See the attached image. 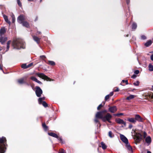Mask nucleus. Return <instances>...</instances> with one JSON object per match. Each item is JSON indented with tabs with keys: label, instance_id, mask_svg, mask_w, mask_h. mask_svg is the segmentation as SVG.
<instances>
[{
	"label": "nucleus",
	"instance_id": "f257e3e1",
	"mask_svg": "<svg viewBox=\"0 0 153 153\" xmlns=\"http://www.w3.org/2000/svg\"><path fill=\"white\" fill-rule=\"evenodd\" d=\"M12 45L13 48L16 49L25 48V42L23 40L20 39L14 40L13 42Z\"/></svg>",
	"mask_w": 153,
	"mask_h": 153
},
{
	"label": "nucleus",
	"instance_id": "f03ea898",
	"mask_svg": "<svg viewBox=\"0 0 153 153\" xmlns=\"http://www.w3.org/2000/svg\"><path fill=\"white\" fill-rule=\"evenodd\" d=\"M6 139L5 137L0 138V153H4L6 151Z\"/></svg>",
	"mask_w": 153,
	"mask_h": 153
},
{
	"label": "nucleus",
	"instance_id": "7ed1b4c3",
	"mask_svg": "<svg viewBox=\"0 0 153 153\" xmlns=\"http://www.w3.org/2000/svg\"><path fill=\"white\" fill-rule=\"evenodd\" d=\"M48 134L51 136L57 138L62 144L65 143V142L63 140L61 137H59L56 134L53 132H48Z\"/></svg>",
	"mask_w": 153,
	"mask_h": 153
},
{
	"label": "nucleus",
	"instance_id": "20e7f679",
	"mask_svg": "<svg viewBox=\"0 0 153 153\" xmlns=\"http://www.w3.org/2000/svg\"><path fill=\"white\" fill-rule=\"evenodd\" d=\"M112 117V116L109 113H107L105 116H103L102 120L104 122L107 121L109 123H111V121H110V120Z\"/></svg>",
	"mask_w": 153,
	"mask_h": 153
},
{
	"label": "nucleus",
	"instance_id": "39448f33",
	"mask_svg": "<svg viewBox=\"0 0 153 153\" xmlns=\"http://www.w3.org/2000/svg\"><path fill=\"white\" fill-rule=\"evenodd\" d=\"M36 75L40 78L42 79L46 80L47 81H51V79L48 77V76L45 75L44 74L42 73H37Z\"/></svg>",
	"mask_w": 153,
	"mask_h": 153
},
{
	"label": "nucleus",
	"instance_id": "423d86ee",
	"mask_svg": "<svg viewBox=\"0 0 153 153\" xmlns=\"http://www.w3.org/2000/svg\"><path fill=\"white\" fill-rule=\"evenodd\" d=\"M35 88V93L36 96L38 97H40L42 94V90L39 86H36Z\"/></svg>",
	"mask_w": 153,
	"mask_h": 153
},
{
	"label": "nucleus",
	"instance_id": "0eeeda50",
	"mask_svg": "<svg viewBox=\"0 0 153 153\" xmlns=\"http://www.w3.org/2000/svg\"><path fill=\"white\" fill-rule=\"evenodd\" d=\"M25 17L23 15H21L19 16L17 18V20L19 23L20 24L22 23L25 20Z\"/></svg>",
	"mask_w": 153,
	"mask_h": 153
},
{
	"label": "nucleus",
	"instance_id": "6e6552de",
	"mask_svg": "<svg viewBox=\"0 0 153 153\" xmlns=\"http://www.w3.org/2000/svg\"><path fill=\"white\" fill-rule=\"evenodd\" d=\"M120 137L121 140L126 144L128 143V139L124 135L120 134Z\"/></svg>",
	"mask_w": 153,
	"mask_h": 153
},
{
	"label": "nucleus",
	"instance_id": "1a4fd4ad",
	"mask_svg": "<svg viewBox=\"0 0 153 153\" xmlns=\"http://www.w3.org/2000/svg\"><path fill=\"white\" fill-rule=\"evenodd\" d=\"M115 121L118 124H123L124 126L125 127L126 126V123L123 120L120 118H118L116 119Z\"/></svg>",
	"mask_w": 153,
	"mask_h": 153
},
{
	"label": "nucleus",
	"instance_id": "9d476101",
	"mask_svg": "<svg viewBox=\"0 0 153 153\" xmlns=\"http://www.w3.org/2000/svg\"><path fill=\"white\" fill-rule=\"evenodd\" d=\"M27 78V76H25L20 79H18L17 80L18 82L20 84L24 83L25 81L24 80H26Z\"/></svg>",
	"mask_w": 153,
	"mask_h": 153
},
{
	"label": "nucleus",
	"instance_id": "9b49d317",
	"mask_svg": "<svg viewBox=\"0 0 153 153\" xmlns=\"http://www.w3.org/2000/svg\"><path fill=\"white\" fill-rule=\"evenodd\" d=\"M135 119L136 120V122L137 121L139 122H143V119L138 114H136L135 115Z\"/></svg>",
	"mask_w": 153,
	"mask_h": 153
},
{
	"label": "nucleus",
	"instance_id": "f8f14e48",
	"mask_svg": "<svg viewBox=\"0 0 153 153\" xmlns=\"http://www.w3.org/2000/svg\"><path fill=\"white\" fill-rule=\"evenodd\" d=\"M145 140L147 146H149L152 142L151 138L149 136H147L146 137Z\"/></svg>",
	"mask_w": 153,
	"mask_h": 153
},
{
	"label": "nucleus",
	"instance_id": "ddd939ff",
	"mask_svg": "<svg viewBox=\"0 0 153 153\" xmlns=\"http://www.w3.org/2000/svg\"><path fill=\"white\" fill-rule=\"evenodd\" d=\"M126 146L129 153H132L133 151L131 147L128 143L126 145Z\"/></svg>",
	"mask_w": 153,
	"mask_h": 153
},
{
	"label": "nucleus",
	"instance_id": "4468645a",
	"mask_svg": "<svg viewBox=\"0 0 153 153\" xmlns=\"http://www.w3.org/2000/svg\"><path fill=\"white\" fill-rule=\"evenodd\" d=\"M102 112L99 111L97 112L96 115V117L97 118H99L101 119L102 120L103 117V116Z\"/></svg>",
	"mask_w": 153,
	"mask_h": 153
},
{
	"label": "nucleus",
	"instance_id": "2eb2a0df",
	"mask_svg": "<svg viewBox=\"0 0 153 153\" xmlns=\"http://www.w3.org/2000/svg\"><path fill=\"white\" fill-rule=\"evenodd\" d=\"M7 40V37H3L2 36H0V42H1L2 44H4V42Z\"/></svg>",
	"mask_w": 153,
	"mask_h": 153
},
{
	"label": "nucleus",
	"instance_id": "dca6fc26",
	"mask_svg": "<svg viewBox=\"0 0 153 153\" xmlns=\"http://www.w3.org/2000/svg\"><path fill=\"white\" fill-rule=\"evenodd\" d=\"M32 37H33V40L35 41L36 42V43L37 44H39L40 40L41 38H39L37 36H34V35H32Z\"/></svg>",
	"mask_w": 153,
	"mask_h": 153
},
{
	"label": "nucleus",
	"instance_id": "f3484780",
	"mask_svg": "<svg viewBox=\"0 0 153 153\" xmlns=\"http://www.w3.org/2000/svg\"><path fill=\"white\" fill-rule=\"evenodd\" d=\"M6 29L4 27H3L0 29V36H2L6 32Z\"/></svg>",
	"mask_w": 153,
	"mask_h": 153
},
{
	"label": "nucleus",
	"instance_id": "a211bd4d",
	"mask_svg": "<svg viewBox=\"0 0 153 153\" xmlns=\"http://www.w3.org/2000/svg\"><path fill=\"white\" fill-rule=\"evenodd\" d=\"M109 110L111 112L114 113L117 110V108L115 106L110 107L109 108Z\"/></svg>",
	"mask_w": 153,
	"mask_h": 153
},
{
	"label": "nucleus",
	"instance_id": "6ab92c4d",
	"mask_svg": "<svg viewBox=\"0 0 153 153\" xmlns=\"http://www.w3.org/2000/svg\"><path fill=\"white\" fill-rule=\"evenodd\" d=\"M136 135L137 139L139 141H140L142 139V135L140 133H136Z\"/></svg>",
	"mask_w": 153,
	"mask_h": 153
},
{
	"label": "nucleus",
	"instance_id": "aec40b11",
	"mask_svg": "<svg viewBox=\"0 0 153 153\" xmlns=\"http://www.w3.org/2000/svg\"><path fill=\"white\" fill-rule=\"evenodd\" d=\"M127 120L129 122L133 124H135L136 123V120L135 118H129L127 119Z\"/></svg>",
	"mask_w": 153,
	"mask_h": 153
},
{
	"label": "nucleus",
	"instance_id": "412c9836",
	"mask_svg": "<svg viewBox=\"0 0 153 153\" xmlns=\"http://www.w3.org/2000/svg\"><path fill=\"white\" fill-rule=\"evenodd\" d=\"M22 25L25 27L28 28L29 27V24L26 21H24L21 24Z\"/></svg>",
	"mask_w": 153,
	"mask_h": 153
},
{
	"label": "nucleus",
	"instance_id": "4be33fe9",
	"mask_svg": "<svg viewBox=\"0 0 153 153\" xmlns=\"http://www.w3.org/2000/svg\"><path fill=\"white\" fill-rule=\"evenodd\" d=\"M42 126L45 131H47L48 130V127L46 125L45 123L42 124Z\"/></svg>",
	"mask_w": 153,
	"mask_h": 153
},
{
	"label": "nucleus",
	"instance_id": "5701e85b",
	"mask_svg": "<svg viewBox=\"0 0 153 153\" xmlns=\"http://www.w3.org/2000/svg\"><path fill=\"white\" fill-rule=\"evenodd\" d=\"M137 25L135 23L133 22L132 25V29L133 30H135L137 27Z\"/></svg>",
	"mask_w": 153,
	"mask_h": 153
},
{
	"label": "nucleus",
	"instance_id": "b1692460",
	"mask_svg": "<svg viewBox=\"0 0 153 153\" xmlns=\"http://www.w3.org/2000/svg\"><path fill=\"white\" fill-rule=\"evenodd\" d=\"M45 99V97H42L39 98L38 100L39 103V104H41L43 100H44Z\"/></svg>",
	"mask_w": 153,
	"mask_h": 153
},
{
	"label": "nucleus",
	"instance_id": "393cba45",
	"mask_svg": "<svg viewBox=\"0 0 153 153\" xmlns=\"http://www.w3.org/2000/svg\"><path fill=\"white\" fill-rule=\"evenodd\" d=\"M152 43V41L151 40H149L145 43V45L146 47H148Z\"/></svg>",
	"mask_w": 153,
	"mask_h": 153
},
{
	"label": "nucleus",
	"instance_id": "a878e982",
	"mask_svg": "<svg viewBox=\"0 0 153 153\" xmlns=\"http://www.w3.org/2000/svg\"><path fill=\"white\" fill-rule=\"evenodd\" d=\"M101 147L103 149H105L106 148L107 146L106 145L103 143L102 142L101 143Z\"/></svg>",
	"mask_w": 153,
	"mask_h": 153
},
{
	"label": "nucleus",
	"instance_id": "bb28decb",
	"mask_svg": "<svg viewBox=\"0 0 153 153\" xmlns=\"http://www.w3.org/2000/svg\"><path fill=\"white\" fill-rule=\"evenodd\" d=\"M134 97V95H130L129 96L127 97L126 99L127 100H129L133 99Z\"/></svg>",
	"mask_w": 153,
	"mask_h": 153
},
{
	"label": "nucleus",
	"instance_id": "cd10ccee",
	"mask_svg": "<svg viewBox=\"0 0 153 153\" xmlns=\"http://www.w3.org/2000/svg\"><path fill=\"white\" fill-rule=\"evenodd\" d=\"M108 136L110 138H113L114 137V134L111 131H110L108 132Z\"/></svg>",
	"mask_w": 153,
	"mask_h": 153
},
{
	"label": "nucleus",
	"instance_id": "c85d7f7f",
	"mask_svg": "<svg viewBox=\"0 0 153 153\" xmlns=\"http://www.w3.org/2000/svg\"><path fill=\"white\" fill-rule=\"evenodd\" d=\"M48 64L52 66L54 65H55V62L54 61H48Z\"/></svg>",
	"mask_w": 153,
	"mask_h": 153
},
{
	"label": "nucleus",
	"instance_id": "c756f323",
	"mask_svg": "<svg viewBox=\"0 0 153 153\" xmlns=\"http://www.w3.org/2000/svg\"><path fill=\"white\" fill-rule=\"evenodd\" d=\"M149 71H153V65L151 64H149Z\"/></svg>",
	"mask_w": 153,
	"mask_h": 153
},
{
	"label": "nucleus",
	"instance_id": "7c9ffc66",
	"mask_svg": "<svg viewBox=\"0 0 153 153\" xmlns=\"http://www.w3.org/2000/svg\"><path fill=\"white\" fill-rule=\"evenodd\" d=\"M41 104L45 107H46L48 106L47 103L45 101H42V102Z\"/></svg>",
	"mask_w": 153,
	"mask_h": 153
},
{
	"label": "nucleus",
	"instance_id": "2f4dec72",
	"mask_svg": "<svg viewBox=\"0 0 153 153\" xmlns=\"http://www.w3.org/2000/svg\"><path fill=\"white\" fill-rule=\"evenodd\" d=\"M30 78L31 80L36 82L38 80L34 76H31L30 77Z\"/></svg>",
	"mask_w": 153,
	"mask_h": 153
},
{
	"label": "nucleus",
	"instance_id": "473e14b6",
	"mask_svg": "<svg viewBox=\"0 0 153 153\" xmlns=\"http://www.w3.org/2000/svg\"><path fill=\"white\" fill-rule=\"evenodd\" d=\"M21 67L23 69H26L27 68L26 64H23L21 65Z\"/></svg>",
	"mask_w": 153,
	"mask_h": 153
},
{
	"label": "nucleus",
	"instance_id": "72a5a7b5",
	"mask_svg": "<svg viewBox=\"0 0 153 153\" xmlns=\"http://www.w3.org/2000/svg\"><path fill=\"white\" fill-rule=\"evenodd\" d=\"M140 82L139 81H137L136 82H134L133 83V85L136 86H138L139 85Z\"/></svg>",
	"mask_w": 153,
	"mask_h": 153
},
{
	"label": "nucleus",
	"instance_id": "f704fd0d",
	"mask_svg": "<svg viewBox=\"0 0 153 153\" xmlns=\"http://www.w3.org/2000/svg\"><path fill=\"white\" fill-rule=\"evenodd\" d=\"M94 122L96 123H98V124L97 125V126H98V125H99V127L101 125L100 124V123H99V121L97 119H95L94 120Z\"/></svg>",
	"mask_w": 153,
	"mask_h": 153
},
{
	"label": "nucleus",
	"instance_id": "c9c22d12",
	"mask_svg": "<svg viewBox=\"0 0 153 153\" xmlns=\"http://www.w3.org/2000/svg\"><path fill=\"white\" fill-rule=\"evenodd\" d=\"M12 23H13L15 22V18L14 15H13L12 16Z\"/></svg>",
	"mask_w": 153,
	"mask_h": 153
},
{
	"label": "nucleus",
	"instance_id": "e433bc0d",
	"mask_svg": "<svg viewBox=\"0 0 153 153\" xmlns=\"http://www.w3.org/2000/svg\"><path fill=\"white\" fill-rule=\"evenodd\" d=\"M103 106V105H102V104H100L97 107V109L98 110L100 109V108L102 107Z\"/></svg>",
	"mask_w": 153,
	"mask_h": 153
},
{
	"label": "nucleus",
	"instance_id": "4c0bfd02",
	"mask_svg": "<svg viewBox=\"0 0 153 153\" xmlns=\"http://www.w3.org/2000/svg\"><path fill=\"white\" fill-rule=\"evenodd\" d=\"M141 39L142 40H145L146 39V37L145 35H142L141 36Z\"/></svg>",
	"mask_w": 153,
	"mask_h": 153
},
{
	"label": "nucleus",
	"instance_id": "58836bf2",
	"mask_svg": "<svg viewBox=\"0 0 153 153\" xmlns=\"http://www.w3.org/2000/svg\"><path fill=\"white\" fill-rule=\"evenodd\" d=\"M17 1L18 4L19 5V6L20 7H21L22 6V4H21V2H20V0H17Z\"/></svg>",
	"mask_w": 153,
	"mask_h": 153
},
{
	"label": "nucleus",
	"instance_id": "ea45409f",
	"mask_svg": "<svg viewBox=\"0 0 153 153\" xmlns=\"http://www.w3.org/2000/svg\"><path fill=\"white\" fill-rule=\"evenodd\" d=\"M5 8H6L4 5H0V9H2V10H4Z\"/></svg>",
	"mask_w": 153,
	"mask_h": 153
},
{
	"label": "nucleus",
	"instance_id": "a19ab883",
	"mask_svg": "<svg viewBox=\"0 0 153 153\" xmlns=\"http://www.w3.org/2000/svg\"><path fill=\"white\" fill-rule=\"evenodd\" d=\"M139 72L140 71L138 70H136L134 71V73L135 74H139Z\"/></svg>",
	"mask_w": 153,
	"mask_h": 153
},
{
	"label": "nucleus",
	"instance_id": "79ce46f5",
	"mask_svg": "<svg viewBox=\"0 0 153 153\" xmlns=\"http://www.w3.org/2000/svg\"><path fill=\"white\" fill-rule=\"evenodd\" d=\"M122 82H125L126 85H128V80H123Z\"/></svg>",
	"mask_w": 153,
	"mask_h": 153
},
{
	"label": "nucleus",
	"instance_id": "37998d69",
	"mask_svg": "<svg viewBox=\"0 0 153 153\" xmlns=\"http://www.w3.org/2000/svg\"><path fill=\"white\" fill-rule=\"evenodd\" d=\"M40 58L44 60V59L46 58V57L45 55H42L40 56Z\"/></svg>",
	"mask_w": 153,
	"mask_h": 153
},
{
	"label": "nucleus",
	"instance_id": "c03bdc74",
	"mask_svg": "<svg viewBox=\"0 0 153 153\" xmlns=\"http://www.w3.org/2000/svg\"><path fill=\"white\" fill-rule=\"evenodd\" d=\"M109 95H107L105 97V100L106 101L109 98Z\"/></svg>",
	"mask_w": 153,
	"mask_h": 153
},
{
	"label": "nucleus",
	"instance_id": "a18cd8bd",
	"mask_svg": "<svg viewBox=\"0 0 153 153\" xmlns=\"http://www.w3.org/2000/svg\"><path fill=\"white\" fill-rule=\"evenodd\" d=\"M5 21L7 23L9 24L10 25V24L11 22L10 21H9L8 19H7L5 20Z\"/></svg>",
	"mask_w": 153,
	"mask_h": 153
},
{
	"label": "nucleus",
	"instance_id": "49530a36",
	"mask_svg": "<svg viewBox=\"0 0 153 153\" xmlns=\"http://www.w3.org/2000/svg\"><path fill=\"white\" fill-rule=\"evenodd\" d=\"M3 17L4 18V20H5L7 19H8L7 16L5 15H3Z\"/></svg>",
	"mask_w": 153,
	"mask_h": 153
},
{
	"label": "nucleus",
	"instance_id": "de8ad7c7",
	"mask_svg": "<svg viewBox=\"0 0 153 153\" xmlns=\"http://www.w3.org/2000/svg\"><path fill=\"white\" fill-rule=\"evenodd\" d=\"M33 64V63H31L30 64H28V65H27V68H28L31 66Z\"/></svg>",
	"mask_w": 153,
	"mask_h": 153
},
{
	"label": "nucleus",
	"instance_id": "09e8293b",
	"mask_svg": "<svg viewBox=\"0 0 153 153\" xmlns=\"http://www.w3.org/2000/svg\"><path fill=\"white\" fill-rule=\"evenodd\" d=\"M9 48H10V45H7V48H6V50L5 52L7 51H8Z\"/></svg>",
	"mask_w": 153,
	"mask_h": 153
},
{
	"label": "nucleus",
	"instance_id": "8fccbe9b",
	"mask_svg": "<svg viewBox=\"0 0 153 153\" xmlns=\"http://www.w3.org/2000/svg\"><path fill=\"white\" fill-rule=\"evenodd\" d=\"M24 84H25L26 85L28 86L31 85V84L30 83H27L25 81V82Z\"/></svg>",
	"mask_w": 153,
	"mask_h": 153
},
{
	"label": "nucleus",
	"instance_id": "3c124183",
	"mask_svg": "<svg viewBox=\"0 0 153 153\" xmlns=\"http://www.w3.org/2000/svg\"><path fill=\"white\" fill-rule=\"evenodd\" d=\"M143 134V137L144 138H146L147 136V133L145 132H144Z\"/></svg>",
	"mask_w": 153,
	"mask_h": 153
},
{
	"label": "nucleus",
	"instance_id": "603ef678",
	"mask_svg": "<svg viewBox=\"0 0 153 153\" xmlns=\"http://www.w3.org/2000/svg\"><path fill=\"white\" fill-rule=\"evenodd\" d=\"M123 115V113H120V114H115V115L116 116H119L122 115Z\"/></svg>",
	"mask_w": 153,
	"mask_h": 153
},
{
	"label": "nucleus",
	"instance_id": "864d4df0",
	"mask_svg": "<svg viewBox=\"0 0 153 153\" xmlns=\"http://www.w3.org/2000/svg\"><path fill=\"white\" fill-rule=\"evenodd\" d=\"M133 126L131 124H129L128 126V128L129 129H131L132 127Z\"/></svg>",
	"mask_w": 153,
	"mask_h": 153
},
{
	"label": "nucleus",
	"instance_id": "5fc2aeb1",
	"mask_svg": "<svg viewBox=\"0 0 153 153\" xmlns=\"http://www.w3.org/2000/svg\"><path fill=\"white\" fill-rule=\"evenodd\" d=\"M136 76H137L136 74H133L131 77V78L133 79H134L136 77Z\"/></svg>",
	"mask_w": 153,
	"mask_h": 153
},
{
	"label": "nucleus",
	"instance_id": "6e6d98bb",
	"mask_svg": "<svg viewBox=\"0 0 153 153\" xmlns=\"http://www.w3.org/2000/svg\"><path fill=\"white\" fill-rule=\"evenodd\" d=\"M11 42V41L10 40L8 41L7 43V45H10Z\"/></svg>",
	"mask_w": 153,
	"mask_h": 153
},
{
	"label": "nucleus",
	"instance_id": "4d7b16f0",
	"mask_svg": "<svg viewBox=\"0 0 153 153\" xmlns=\"http://www.w3.org/2000/svg\"><path fill=\"white\" fill-rule=\"evenodd\" d=\"M113 92H111L109 95V96H112L113 95Z\"/></svg>",
	"mask_w": 153,
	"mask_h": 153
},
{
	"label": "nucleus",
	"instance_id": "13d9d810",
	"mask_svg": "<svg viewBox=\"0 0 153 153\" xmlns=\"http://www.w3.org/2000/svg\"><path fill=\"white\" fill-rule=\"evenodd\" d=\"M127 4L128 5L130 3V0H126Z\"/></svg>",
	"mask_w": 153,
	"mask_h": 153
},
{
	"label": "nucleus",
	"instance_id": "bf43d9fd",
	"mask_svg": "<svg viewBox=\"0 0 153 153\" xmlns=\"http://www.w3.org/2000/svg\"><path fill=\"white\" fill-rule=\"evenodd\" d=\"M36 82H37L38 83L40 84H42V82H40V81H39L38 80V81H37Z\"/></svg>",
	"mask_w": 153,
	"mask_h": 153
},
{
	"label": "nucleus",
	"instance_id": "052dcab7",
	"mask_svg": "<svg viewBox=\"0 0 153 153\" xmlns=\"http://www.w3.org/2000/svg\"><path fill=\"white\" fill-rule=\"evenodd\" d=\"M151 59L152 61H153V54L151 55Z\"/></svg>",
	"mask_w": 153,
	"mask_h": 153
},
{
	"label": "nucleus",
	"instance_id": "680f3d73",
	"mask_svg": "<svg viewBox=\"0 0 153 153\" xmlns=\"http://www.w3.org/2000/svg\"><path fill=\"white\" fill-rule=\"evenodd\" d=\"M119 91V89L118 88H117L116 89H115L114 91L115 92H117Z\"/></svg>",
	"mask_w": 153,
	"mask_h": 153
},
{
	"label": "nucleus",
	"instance_id": "e2e57ef3",
	"mask_svg": "<svg viewBox=\"0 0 153 153\" xmlns=\"http://www.w3.org/2000/svg\"><path fill=\"white\" fill-rule=\"evenodd\" d=\"M149 97L150 98H151V99H153V96L151 95H149Z\"/></svg>",
	"mask_w": 153,
	"mask_h": 153
},
{
	"label": "nucleus",
	"instance_id": "0e129e2a",
	"mask_svg": "<svg viewBox=\"0 0 153 153\" xmlns=\"http://www.w3.org/2000/svg\"><path fill=\"white\" fill-rule=\"evenodd\" d=\"M101 112H102V114H103V113H104L105 112H106V110H104L103 111H101Z\"/></svg>",
	"mask_w": 153,
	"mask_h": 153
},
{
	"label": "nucleus",
	"instance_id": "69168bd1",
	"mask_svg": "<svg viewBox=\"0 0 153 153\" xmlns=\"http://www.w3.org/2000/svg\"><path fill=\"white\" fill-rule=\"evenodd\" d=\"M59 153H65L64 152V150H63L62 151L59 152Z\"/></svg>",
	"mask_w": 153,
	"mask_h": 153
},
{
	"label": "nucleus",
	"instance_id": "338daca9",
	"mask_svg": "<svg viewBox=\"0 0 153 153\" xmlns=\"http://www.w3.org/2000/svg\"><path fill=\"white\" fill-rule=\"evenodd\" d=\"M41 33V32L40 31H38L37 32V34H40Z\"/></svg>",
	"mask_w": 153,
	"mask_h": 153
},
{
	"label": "nucleus",
	"instance_id": "774afa93",
	"mask_svg": "<svg viewBox=\"0 0 153 153\" xmlns=\"http://www.w3.org/2000/svg\"><path fill=\"white\" fill-rule=\"evenodd\" d=\"M147 153H151V152L150 151H147Z\"/></svg>",
	"mask_w": 153,
	"mask_h": 153
}]
</instances>
